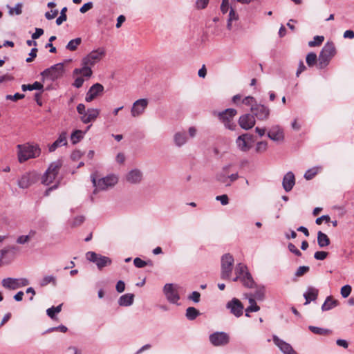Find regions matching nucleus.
Segmentation results:
<instances>
[{
  "label": "nucleus",
  "mask_w": 354,
  "mask_h": 354,
  "mask_svg": "<svg viewBox=\"0 0 354 354\" xmlns=\"http://www.w3.org/2000/svg\"><path fill=\"white\" fill-rule=\"evenodd\" d=\"M225 169L226 168H225L224 170H225ZM217 180L225 184L226 186L230 185V183H228V176L226 175V172H225V171L218 174Z\"/></svg>",
  "instance_id": "nucleus-47"
},
{
  "label": "nucleus",
  "mask_w": 354,
  "mask_h": 354,
  "mask_svg": "<svg viewBox=\"0 0 354 354\" xmlns=\"http://www.w3.org/2000/svg\"><path fill=\"white\" fill-rule=\"evenodd\" d=\"M106 50L104 48L100 47L92 50L82 60L84 64H90L92 66L100 62L105 56Z\"/></svg>",
  "instance_id": "nucleus-12"
},
{
  "label": "nucleus",
  "mask_w": 354,
  "mask_h": 354,
  "mask_svg": "<svg viewBox=\"0 0 354 354\" xmlns=\"http://www.w3.org/2000/svg\"><path fill=\"white\" fill-rule=\"evenodd\" d=\"M2 286L7 289L16 290L18 288L17 281L15 278H5L1 281Z\"/></svg>",
  "instance_id": "nucleus-31"
},
{
  "label": "nucleus",
  "mask_w": 354,
  "mask_h": 354,
  "mask_svg": "<svg viewBox=\"0 0 354 354\" xmlns=\"http://www.w3.org/2000/svg\"><path fill=\"white\" fill-rule=\"evenodd\" d=\"M351 292V287L349 285H345L341 288V295L342 297L346 298Z\"/></svg>",
  "instance_id": "nucleus-49"
},
{
  "label": "nucleus",
  "mask_w": 354,
  "mask_h": 354,
  "mask_svg": "<svg viewBox=\"0 0 354 354\" xmlns=\"http://www.w3.org/2000/svg\"><path fill=\"white\" fill-rule=\"evenodd\" d=\"M49 283L56 284V278L53 275H47L42 278L40 281L41 286H46Z\"/></svg>",
  "instance_id": "nucleus-37"
},
{
  "label": "nucleus",
  "mask_w": 354,
  "mask_h": 354,
  "mask_svg": "<svg viewBox=\"0 0 354 354\" xmlns=\"http://www.w3.org/2000/svg\"><path fill=\"white\" fill-rule=\"evenodd\" d=\"M86 258L88 261L95 263L99 270H102L111 263L110 258L91 251L86 252Z\"/></svg>",
  "instance_id": "nucleus-10"
},
{
  "label": "nucleus",
  "mask_w": 354,
  "mask_h": 354,
  "mask_svg": "<svg viewBox=\"0 0 354 354\" xmlns=\"http://www.w3.org/2000/svg\"><path fill=\"white\" fill-rule=\"evenodd\" d=\"M268 149V142L266 141L258 142L255 147V151L258 153H264Z\"/></svg>",
  "instance_id": "nucleus-39"
},
{
  "label": "nucleus",
  "mask_w": 354,
  "mask_h": 354,
  "mask_svg": "<svg viewBox=\"0 0 354 354\" xmlns=\"http://www.w3.org/2000/svg\"><path fill=\"white\" fill-rule=\"evenodd\" d=\"M67 11V8L64 7L60 12V16L57 18L56 24L57 26L61 25L64 21H66L67 17L66 12Z\"/></svg>",
  "instance_id": "nucleus-43"
},
{
  "label": "nucleus",
  "mask_w": 354,
  "mask_h": 354,
  "mask_svg": "<svg viewBox=\"0 0 354 354\" xmlns=\"http://www.w3.org/2000/svg\"><path fill=\"white\" fill-rule=\"evenodd\" d=\"M322 169V167H313V168H310L309 169H308L305 174H304V178L306 179V180H311L312 178H313L315 177V176Z\"/></svg>",
  "instance_id": "nucleus-36"
},
{
  "label": "nucleus",
  "mask_w": 354,
  "mask_h": 354,
  "mask_svg": "<svg viewBox=\"0 0 354 354\" xmlns=\"http://www.w3.org/2000/svg\"><path fill=\"white\" fill-rule=\"evenodd\" d=\"M84 133L81 130H75L71 136V140L73 144L79 142L84 137Z\"/></svg>",
  "instance_id": "nucleus-35"
},
{
  "label": "nucleus",
  "mask_w": 354,
  "mask_h": 354,
  "mask_svg": "<svg viewBox=\"0 0 354 354\" xmlns=\"http://www.w3.org/2000/svg\"><path fill=\"white\" fill-rule=\"evenodd\" d=\"M43 84L39 82H35L32 84H23L21 86V89L24 91H33V90H42Z\"/></svg>",
  "instance_id": "nucleus-33"
},
{
  "label": "nucleus",
  "mask_w": 354,
  "mask_h": 354,
  "mask_svg": "<svg viewBox=\"0 0 354 354\" xmlns=\"http://www.w3.org/2000/svg\"><path fill=\"white\" fill-rule=\"evenodd\" d=\"M61 167L62 162L60 160H57L50 163L41 178V183L45 185H49L53 183L55 180Z\"/></svg>",
  "instance_id": "nucleus-5"
},
{
  "label": "nucleus",
  "mask_w": 354,
  "mask_h": 354,
  "mask_svg": "<svg viewBox=\"0 0 354 354\" xmlns=\"http://www.w3.org/2000/svg\"><path fill=\"white\" fill-rule=\"evenodd\" d=\"M335 47L333 42H327L321 50L319 57L317 66L322 69L325 68L331 58L335 55Z\"/></svg>",
  "instance_id": "nucleus-3"
},
{
  "label": "nucleus",
  "mask_w": 354,
  "mask_h": 354,
  "mask_svg": "<svg viewBox=\"0 0 354 354\" xmlns=\"http://www.w3.org/2000/svg\"><path fill=\"white\" fill-rule=\"evenodd\" d=\"M216 200L221 202L223 205H226L229 203L228 196L226 194H223L221 196H217L216 197Z\"/></svg>",
  "instance_id": "nucleus-56"
},
{
  "label": "nucleus",
  "mask_w": 354,
  "mask_h": 354,
  "mask_svg": "<svg viewBox=\"0 0 354 354\" xmlns=\"http://www.w3.org/2000/svg\"><path fill=\"white\" fill-rule=\"evenodd\" d=\"M209 342L214 346H222L230 342V336L225 332H215L209 337Z\"/></svg>",
  "instance_id": "nucleus-14"
},
{
  "label": "nucleus",
  "mask_w": 354,
  "mask_h": 354,
  "mask_svg": "<svg viewBox=\"0 0 354 354\" xmlns=\"http://www.w3.org/2000/svg\"><path fill=\"white\" fill-rule=\"evenodd\" d=\"M134 299V295L128 293L122 295L118 299V304L120 306H131Z\"/></svg>",
  "instance_id": "nucleus-30"
},
{
  "label": "nucleus",
  "mask_w": 354,
  "mask_h": 354,
  "mask_svg": "<svg viewBox=\"0 0 354 354\" xmlns=\"http://www.w3.org/2000/svg\"><path fill=\"white\" fill-rule=\"evenodd\" d=\"M147 106L148 100L147 99H139L134 102L131 109L132 117L137 118L143 114Z\"/></svg>",
  "instance_id": "nucleus-15"
},
{
  "label": "nucleus",
  "mask_w": 354,
  "mask_h": 354,
  "mask_svg": "<svg viewBox=\"0 0 354 354\" xmlns=\"http://www.w3.org/2000/svg\"><path fill=\"white\" fill-rule=\"evenodd\" d=\"M133 263H134V266L136 268H144L145 266H147L149 264L151 265V261H149V263H148L147 261H143L142 259H141L139 257H136V258L134 259Z\"/></svg>",
  "instance_id": "nucleus-46"
},
{
  "label": "nucleus",
  "mask_w": 354,
  "mask_h": 354,
  "mask_svg": "<svg viewBox=\"0 0 354 354\" xmlns=\"http://www.w3.org/2000/svg\"><path fill=\"white\" fill-rule=\"evenodd\" d=\"M251 139V136L248 133L239 136L236 140V144L237 147L241 151H248L250 149L248 140Z\"/></svg>",
  "instance_id": "nucleus-23"
},
{
  "label": "nucleus",
  "mask_w": 354,
  "mask_h": 354,
  "mask_svg": "<svg viewBox=\"0 0 354 354\" xmlns=\"http://www.w3.org/2000/svg\"><path fill=\"white\" fill-rule=\"evenodd\" d=\"M209 0H196V6L198 9H204L207 7Z\"/></svg>",
  "instance_id": "nucleus-58"
},
{
  "label": "nucleus",
  "mask_w": 354,
  "mask_h": 354,
  "mask_svg": "<svg viewBox=\"0 0 354 354\" xmlns=\"http://www.w3.org/2000/svg\"><path fill=\"white\" fill-rule=\"evenodd\" d=\"M81 38L79 37L72 39L66 45V48L71 51L75 50L77 46L81 44Z\"/></svg>",
  "instance_id": "nucleus-38"
},
{
  "label": "nucleus",
  "mask_w": 354,
  "mask_h": 354,
  "mask_svg": "<svg viewBox=\"0 0 354 354\" xmlns=\"http://www.w3.org/2000/svg\"><path fill=\"white\" fill-rule=\"evenodd\" d=\"M100 110L96 108H89L86 110V113L80 117V120L84 124L93 122L98 118Z\"/></svg>",
  "instance_id": "nucleus-21"
},
{
  "label": "nucleus",
  "mask_w": 354,
  "mask_h": 354,
  "mask_svg": "<svg viewBox=\"0 0 354 354\" xmlns=\"http://www.w3.org/2000/svg\"><path fill=\"white\" fill-rule=\"evenodd\" d=\"M39 178V175L35 171L24 173L18 179L17 185L21 189H27L35 184Z\"/></svg>",
  "instance_id": "nucleus-9"
},
{
  "label": "nucleus",
  "mask_w": 354,
  "mask_h": 354,
  "mask_svg": "<svg viewBox=\"0 0 354 354\" xmlns=\"http://www.w3.org/2000/svg\"><path fill=\"white\" fill-rule=\"evenodd\" d=\"M64 71V64L58 63L42 71L41 75L44 79L55 81L63 76Z\"/></svg>",
  "instance_id": "nucleus-6"
},
{
  "label": "nucleus",
  "mask_w": 354,
  "mask_h": 354,
  "mask_svg": "<svg viewBox=\"0 0 354 354\" xmlns=\"http://www.w3.org/2000/svg\"><path fill=\"white\" fill-rule=\"evenodd\" d=\"M164 294L169 302L171 304H178L180 296L177 286L173 283H167L163 288Z\"/></svg>",
  "instance_id": "nucleus-13"
},
{
  "label": "nucleus",
  "mask_w": 354,
  "mask_h": 354,
  "mask_svg": "<svg viewBox=\"0 0 354 354\" xmlns=\"http://www.w3.org/2000/svg\"><path fill=\"white\" fill-rule=\"evenodd\" d=\"M268 137L274 142H283L284 140L283 129L278 124L272 125L268 131Z\"/></svg>",
  "instance_id": "nucleus-17"
},
{
  "label": "nucleus",
  "mask_w": 354,
  "mask_h": 354,
  "mask_svg": "<svg viewBox=\"0 0 354 354\" xmlns=\"http://www.w3.org/2000/svg\"><path fill=\"white\" fill-rule=\"evenodd\" d=\"M317 243L320 248H324L330 244V239L327 234L319 231L317 232Z\"/></svg>",
  "instance_id": "nucleus-32"
},
{
  "label": "nucleus",
  "mask_w": 354,
  "mask_h": 354,
  "mask_svg": "<svg viewBox=\"0 0 354 354\" xmlns=\"http://www.w3.org/2000/svg\"><path fill=\"white\" fill-rule=\"evenodd\" d=\"M229 9V0H222L221 10L223 14L227 13Z\"/></svg>",
  "instance_id": "nucleus-60"
},
{
  "label": "nucleus",
  "mask_w": 354,
  "mask_h": 354,
  "mask_svg": "<svg viewBox=\"0 0 354 354\" xmlns=\"http://www.w3.org/2000/svg\"><path fill=\"white\" fill-rule=\"evenodd\" d=\"M254 297L258 300H263L264 298V287L258 289L254 293Z\"/></svg>",
  "instance_id": "nucleus-57"
},
{
  "label": "nucleus",
  "mask_w": 354,
  "mask_h": 354,
  "mask_svg": "<svg viewBox=\"0 0 354 354\" xmlns=\"http://www.w3.org/2000/svg\"><path fill=\"white\" fill-rule=\"evenodd\" d=\"M259 309L260 307L257 304V303H254L252 305H250L245 309V316L250 317V313L257 312L259 310Z\"/></svg>",
  "instance_id": "nucleus-48"
},
{
  "label": "nucleus",
  "mask_w": 354,
  "mask_h": 354,
  "mask_svg": "<svg viewBox=\"0 0 354 354\" xmlns=\"http://www.w3.org/2000/svg\"><path fill=\"white\" fill-rule=\"evenodd\" d=\"M243 104L250 106L251 107L252 105H254L256 102L255 99L252 96H247L242 100Z\"/></svg>",
  "instance_id": "nucleus-51"
},
{
  "label": "nucleus",
  "mask_w": 354,
  "mask_h": 354,
  "mask_svg": "<svg viewBox=\"0 0 354 354\" xmlns=\"http://www.w3.org/2000/svg\"><path fill=\"white\" fill-rule=\"evenodd\" d=\"M24 97H25V95L24 94H21V93H15L13 95H7L6 96V98L7 100H13V101H17L18 100H21V99L24 98Z\"/></svg>",
  "instance_id": "nucleus-53"
},
{
  "label": "nucleus",
  "mask_w": 354,
  "mask_h": 354,
  "mask_svg": "<svg viewBox=\"0 0 354 354\" xmlns=\"http://www.w3.org/2000/svg\"><path fill=\"white\" fill-rule=\"evenodd\" d=\"M226 308L230 310V313L236 317H239L243 315V306L241 302L236 298H233L226 304Z\"/></svg>",
  "instance_id": "nucleus-18"
},
{
  "label": "nucleus",
  "mask_w": 354,
  "mask_h": 354,
  "mask_svg": "<svg viewBox=\"0 0 354 354\" xmlns=\"http://www.w3.org/2000/svg\"><path fill=\"white\" fill-rule=\"evenodd\" d=\"M324 40V36H315L313 41L308 42V46L310 47H315L319 46Z\"/></svg>",
  "instance_id": "nucleus-45"
},
{
  "label": "nucleus",
  "mask_w": 354,
  "mask_h": 354,
  "mask_svg": "<svg viewBox=\"0 0 354 354\" xmlns=\"http://www.w3.org/2000/svg\"><path fill=\"white\" fill-rule=\"evenodd\" d=\"M306 63L309 66H313L317 60V55L315 53H310L306 55Z\"/></svg>",
  "instance_id": "nucleus-44"
},
{
  "label": "nucleus",
  "mask_w": 354,
  "mask_h": 354,
  "mask_svg": "<svg viewBox=\"0 0 354 354\" xmlns=\"http://www.w3.org/2000/svg\"><path fill=\"white\" fill-rule=\"evenodd\" d=\"M338 304L339 301L337 299H333L332 296H328L322 304V310L323 311H328L337 306Z\"/></svg>",
  "instance_id": "nucleus-28"
},
{
  "label": "nucleus",
  "mask_w": 354,
  "mask_h": 354,
  "mask_svg": "<svg viewBox=\"0 0 354 354\" xmlns=\"http://www.w3.org/2000/svg\"><path fill=\"white\" fill-rule=\"evenodd\" d=\"M234 258L230 254H224L221 258V277L223 279H229L232 272Z\"/></svg>",
  "instance_id": "nucleus-8"
},
{
  "label": "nucleus",
  "mask_w": 354,
  "mask_h": 354,
  "mask_svg": "<svg viewBox=\"0 0 354 354\" xmlns=\"http://www.w3.org/2000/svg\"><path fill=\"white\" fill-rule=\"evenodd\" d=\"M228 19L230 21H237L239 19L238 14L235 12V10L232 8H230Z\"/></svg>",
  "instance_id": "nucleus-62"
},
{
  "label": "nucleus",
  "mask_w": 354,
  "mask_h": 354,
  "mask_svg": "<svg viewBox=\"0 0 354 354\" xmlns=\"http://www.w3.org/2000/svg\"><path fill=\"white\" fill-rule=\"evenodd\" d=\"M200 315V312L194 307H189L186 310V317L189 320L195 319Z\"/></svg>",
  "instance_id": "nucleus-34"
},
{
  "label": "nucleus",
  "mask_w": 354,
  "mask_h": 354,
  "mask_svg": "<svg viewBox=\"0 0 354 354\" xmlns=\"http://www.w3.org/2000/svg\"><path fill=\"white\" fill-rule=\"evenodd\" d=\"M255 123L256 120L254 116L250 113L244 114L240 116L239 119V126L245 130H249L252 129L255 125Z\"/></svg>",
  "instance_id": "nucleus-20"
},
{
  "label": "nucleus",
  "mask_w": 354,
  "mask_h": 354,
  "mask_svg": "<svg viewBox=\"0 0 354 354\" xmlns=\"http://www.w3.org/2000/svg\"><path fill=\"white\" fill-rule=\"evenodd\" d=\"M308 270H309L308 266H300L297 270V271L295 272V276L296 277H301L302 275L306 274L307 272H308Z\"/></svg>",
  "instance_id": "nucleus-50"
},
{
  "label": "nucleus",
  "mask_w": 354,
  "mask_h": 354,
  "mask_svg": "<svg viewBox=\"0 0 354 354\" xmlns=\"http://www.w3.org/2000/svg\"><path fill=\"white\" fill-rule=\"evenodd\" d=\"M309 329L313 333L318 334V335H328L330 333V330L328 329H325V328L316 327V326H309Z\"/></svg>",
  "instance_id": "nucleus-42"
},
{
  "label": "nucleus",
  "mask_w": 354,
  "mask_h": 354,
  "mask_svg": "<svg viewBox=\"0 0 354 354\" xmlns=\"http://www.w3.org/2000/svg\"><path fill=\"white\" fill-rule=\"evenodd\" d=\"M8 8H9L8 12L10 15H13L15 14L19 15L22 12V4L21 3H17L14 8H12L9 6H8Z\"/></svg>",
  "instance_id": "nucleus-41"
},
{
  "label": "nucleus",
  "mask_w": 354,
  "mask_h": 354,
  "mask_svg": "<svg viewBox=\"0 0 354 354\" xmlns=\"http://www.w3.org/2000/svg\"><path fill=\"white\" fill-rule=\"evenodd\" d=\"M318 296V290L313 287H308L306 292L304 294L306 299L305 304H308L311 301H315Z\"/></svg>",
  "instance_id": "nucleus-27"
},
{
  "label": "nucleus",
  "mask_w": 354,
  "mask_h": 354,
  "mask_svg": "<svg viewBox=\"0 0 354 354\" xmlns=\"http://www.w3.org/2000/svg\"><path fill=\"white\" fill-rule=\"evenodd\" d=\"M84 221V217L83 216H76L71 223L72 226L76 227L81 225Z\"/></svg>",
  "instance_id": "nucleus-55"
},
{
  "label": "nucleus",
  "mask_w": 354,
  "mask_h": 354,
  "mask_svg": "<svg viewBox=\"0 0 354 354\" xmlns=\"http://www.w3.org/2000/svg\"><path fill=\"white\" fill-rule=\"evenodd\" d=\"M67 133L62 132L59 135L58 138L48 147L50 152L55 151L58 147L67 145Z\"/></svg>",
  "instance_id": "nucleus-24"
},
{
  "label": "nucleus",
  "mask_w": 354,
  "mask_h": 354,
  "mask_svg": "<svg viewBox=\"0 0 354 354\" xmlns=\"http://www.w3.org/2000/svg\"><path fill=\"white\" fill-rule=\"evenodd\" d=\"M82 67L80 68H75L73 71V75H82V76L89 78L91 77L93 74V71L91 70V65L90 64H84V60H82Z\"/></svg>",
  "instance_id": "nucleus-26"
},
{
  "label": "nucleus",
  "mask_w": 354,
  "mask_h": 354,
  "mask_svg": "<svg viewBox=\"0 0 354 354\" xmlns=\"http://www.w3.org/2000/svg\"><path fill=\"white\" fill-rule=\"evenodd\" d=\"M142 172L138 169L129 171L126 175V180L131 184H138L142 180Z\"/></svg>",
  "instance_id": "nucleus-22"
},
{
  "label": "nucleus",
  "mask_w": 354,
  "mask_h": 354,
  "mask_svg": "<svg viewBox=\"0 0 354 354\" xmlns=\"http://www.w3.org/2000/svg\"><path fill=\"white\" fill-rule=\"evenodd\" d=\"M174 141L177 147H182L187 141L186 133L185 131L176 132L174 136Z\"/></svg>",
  "instance_id": "nucleus-29"
},
{
  "label": "nucleus",
  "mask_w": 354,
  "mask_h": 354,
  "mask_svg": "<svg viewBox=\"0 0 354 354\" xmlns=\"http://www.w3.org/2000/svg\"><path fill=\"white\" fill-rule=\"evenodd\" d=\"M91 179L94 187L93 194L97 192L106 190L113 187L117 184L118 178L114 174L106 176L99 179L96 178V175L93 174L91 175Z\"/></svg>",
  "instance_id": "nucleus-2"
},
{
  "label": "nucleus",
  "mask_w": 354,
  "mask_h": 354,
  "mask_svg": "<svg viewBox=\"0 0 354 354\" xmlns=\"http://www.w3.org/2000/svg\"><path fill=\"white\" fill-rule=\"evenodd\" d=\"M67 328L64 326V325H60L57 327H52V328H48L46 332L45 333H51L53 331H55V330H59L62 333H66L67 331Z\"/></svg>",
  "instance_id": "nucleus-52"
},
{
  "label": "nucleus",
  "mask_w": 354,
  "mask_h": 354,
  "mask_svg": "<svg viewBox=\"0 0 354 354\" xmlns=\"http://www.w3.org/2000/svg\"><path fill=\"white\" fill-rule=\"evenodd\" d=\"M328 256V252L324 251H317L315 253L314 257L317 260H324Z\"/></svg>",
  "instance_id": "nucleus-54"
},
{
  "label": "nucleus",
  "mask_w": 354,
  "mask_h": 354,
  "mask_svg": "<svg viewBox=\"0 0 354 354\" xmlns=\"http://www.w3.org/2000/svg\"><path fill=\"white\" fill-rule=\"evenodd\" d=\"M62 304H60L56 307L52 306L51 308H48L46 310L47 315L51 319H54L55 314L59 313L62 310Z\"/></svg>",
  "instance_id": "nucleus-40"
},
{
  "label": "nucleus",
  "mask_w": 354,
  "mask_h": 354,
  "mask_svg": "<svg viewBox=\"0 0 354 354\" xmlns=\"http://www.w3.org/2000/svg\"><path fill=\"white\" fill-rule=\"evenodd\" d=\"M234 270L236 275L241 278V282L245 287L251 288L254 286V281L245 264L238 263Z\"/></svg>",
  "instance_id": "nucleus-7"
},
{
  "label": "nucleus",
  "mask_w": 354,
  "mask_h": 354,
  "mask_svg": "<svg viewBox=\"0 0 354 354\" xmlns=\"http://www.w3.org/2000/svg\"><path fill=\"white\" fill-rule=\"evenodd\" d=\"M200 297L201 294L197 291H194L189 296V299L192 300L195 303H198L200 301Z\"/></svg>",
  "instance_id": "nucleus-59"
},
{
  "label": "nucleus",
  "mask_w": 354,
  "mask_h": 354,
  "mask_svg": "<svg viewBox=\"0 0 354 354\" xmlns=\"http://www.w3.org/2000/svg\"><path fill=\"white\" fill-rule=\"evenodd\" d=\"M57 14H58V10H53L50 12H46L45 13V17L47 19L51 20V19H54L57 15Z\"/></svg>",
  "instance_id": "nucleus-64"
},
{
  "label": "nucleus",
  "mask_w": 354,
  "mask_h": 354,
  "mask_svg": "<svg viewBox=\"0 0 354 354\" xmlns=\"http://www.w3.org/2000/svg\"><path fill=\"white\" fill-rule=\"evenodd\" d=\"M93 8V3L88 2L84 4L80 9V12L85 13Z\"/></svg>",
  "instance_id": "nucleus-63"
},
{
  "label": "nucleus",
  "mask_w": 354,
  "mask_h": 354,
  "mask_svg": "<svg viewBox=\"0 0 354 354\" xmlns=\"http://www.w3.org/2000/svg\"><path fill=\"white\" fill-rule=\"evenodd\" d=\"M17 156L20 163L24 162L29 159L39 157L41 153V149L37 145H18Z\"/></svg>",
  "instance_id": "nucleus-1"
},
{
  "label": "nucleus",
  "mask_w": 354,
  "mask_h": 354,
  "mask_svg": "<svg viewBox=\"0 0 354 354\" xmlns=\"http://www.w3.org/2000/svg\"><path fill=\"white\" fill-rule=\"evenodd\" d=\"M295 184V175L292 172H288L283 178V187L286 192H290Z\"/></svg>",
  "instance_id": "nucleus-25"
},
{
  "label": "nucleus",
  "mask_w": 354,
  "mask_h": 354,
  "mask_svg": "<svg viewBox=\"0 0 354 354\" xmlns=\"http://www.w3.org/2000/svg\"><path fill=\"white\" fill-rule=\"evenodd\" d=\"M250 111L254 118H256L258 120L266 121L270 118V109L264 104L255 103L250 108Z\"/></svg>",
  "instance_id": "nucleus-11"
},
{
  "label": "nucleus",
  "mask_w": 354,
  "mask_h": 354,
  "mask_svg": "<svg viewBox=\"0 0 354 354\" xmlns=\"http://www.w3.org/2000/svg\"><path fill=\"white\" fill-rule=\"evenodd\" d=\"M104 86L100 83H95L92 85L87 91L85 97V101L91 102L97 97L102 95L104 92Z\"/></svg>",
  "instance_id": "nucleus-16"
},
{
  "label": "nucleus",
  "mask_w": 354,
  "mask_h": 354,
  "mask_svg": "<svg viewBox=\"0 0 354 354\" xmlns=\"http://www.w3.org/2000/svg\"><path fill=\"white\" fill-rule=\"evenodd\" d=\"M237 111L234 109H227L221 112L218 113V117L220 121L224 124L226 129L231 131L235 130L236 127V123L233 118L236 115Z\"/></svg>",
  "instance_id": "nucleus-4"
},
{
  "label": "nucleus",
  "mask_w": 354,
  "mask_h": 354,
  "mask_svg": "<svg viewBox=\"0 0 354 354\" xmlns=\"http://www.w3.org/2000/svg\"><path fill=\"white\" fill-rule=\"evenodd\" d=\"M272 340L283 354H297L290 344L281 339L277 335H274L272 336Z\"/></svg>",
  "instance_id": "nucleus-19"
},
{
  "label": "nucleus",
  "mask_w": 354,
  "mask_h": 354,
  "mask_svg": "<svg viewBox=\"0 0 354 354\" xmlns=\"http://www.w3.org/2000/svg\"><path fill=\"white\" fill-rule=\"evenodd\" d=\"M84 82V80L82 77H77L75 78V80L73 84V86H74L75 88H79L82 86Z\"/></svg>",
  "instance_id": "nucleus-61"
}]
</instances>
